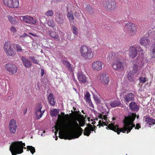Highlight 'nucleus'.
Masks as SVG:
<instances>
[{"mask_svg":"<svg viewBox=\"0 0 155 155\" xmlns=\"http://www.w3.org/2000/svg\"><path fill=\"white\" fill-rule=\"evenodd\" d=\"M22 61L24 64L25 67H28L30 66L31 65V62L24 58H22Z\"/></svg>","mask_w":155,"mask_h":155,"instance_id":"obj_20","label":"nucleus"},{"mask_svg":"<svg viewBox=\"0 0 155 155\" xmlns=\"http://www.w3.org/2000/svg\"><path fill=\"white\" fill-rule=\"evenodd\" d=\"M42 107L41 104L35 107V117L36 119H40L42 116L43 113L41 111Z\"/></svg>","mask_w":155,"mask_h":155,"instance_id":"obj_8","label":"nucleus"},{"mask_svg":"<svg viewBox=\"0 0 155 155\" xmlns=\"http://www.w3.org/2000/svg\"><path fill=\"white\" fill-rule=\"evenodd\" d=\"M104 7L107 10L112 11L117 8L116 3L114 0H107L103 3Z\"/></svg>","mask_w":155,"mask_h":155,"instance_id":"obj_5","label":"nucleus"},{"mask_svg":"<svg viewBox=\"0 0 155 155\" xmlns=\"http://www.w3.org/2000/svg\"><path fill=\"white\" fill-rule=\"evenodd\" d=\"M140 127L139 125L138 124H137L136 125V127H135V129H139Z\"/></svg>","mask_w":155,"mask_h":155,"instance_id":"obj_31","label":"nucleus"},{"mask_svg":"<svg viewBox=\"0 0 155 155\" xmlns=\"http://www.w3.org/2000/svg\"><path fill=\"white\" fill-rule=\"evenodd\" d=\"M59 110L55 109L52 110L50 112L51 116H55L57 115L59 113Z\"/></svg>","mask_w":155,"mask_h":155,"instance_id":"obj_22","label":"nucleus"},{"mask_svg":"<svg viewBox=\"0 0 155 155\" xmlns=\"http://www.w3.org/2000/svg\"><path fill=\"white\" fill-rule=\"evenodd\" d=\"M80 51L81 55L85 58L91 59L94 56L91 49L86 46H82Z\"/></svg>","mask_w":155,"mask_h":155,"instance_id":"obj_4","label":"nucleus"},{"mask_svg":"<svg viewBox=\"0 0 155 155\" xmlns=\"http://www.w3.org/2000/svg\"><path fill=\"white\" fill-rule=\"evenodd\" d=\"M141 44H143V43H142V42H141Z\"/></svg>","mask_w":155,"mask_h":155,"instance_id":"obj_43","label":"nucleus"},{"mask_svg":"<svg viewBox=\"0 0 155 155\" xmlns=\"http://www.w3.org/2000/svg\"><path fill=\"white\" fill-rule=\"evenodd\" d=\"M11 31L13 32H15L16 31V28L14 27H12L10 28Z\"/></svg>","mask_w":155,"mask_h":155,"instance_id":"obj_30","label":"nucleus"},{"mask_svg":"<svg viewBox=\"0 0 155 155\" xmlns=\"http://www.w3.org/2000/svg\"><path fill=\"white\" fill-rule=\"evenodd\" d=\"M22 19L24 21L29 24H34L36 23V20L30 16H24L23 17Z\"/></svg>","mask_w":155,"mask_h":155,"instance_id":"obj_9","label":"nucleus"},{"mask_svg":"<svg viewBox=\"0 0 155 155\" xmlns=\"http://www.w3.org/2000/svg\"><path fill=\"white\" fill-rule=\"evenodd\" d=\"M6 69L11 74H13L16 72L17 69L15 66L11 64H8L6 65Z\"/></svg>","mask_w":155,"mask_h":155,"instance_id":"obj_11","label":"nucleus"},{"mask_svg":"<svg viewBox=\"0 0 155 155\" xmlns=\"http://www.w3.org/2000/svg\"><path fill=\"white\" fill-rule=\"evenodd\" d=\"M140 81L142 83H144L145 82L146 80L145 78L142 77L140 79Z\"/></svg>","mask_w":155,"mask_h":155,"instance_id":"obj_29","label":"nucleus"},{"mask_svg":"<svg viewBox=\"0 0 155 155\" xmlns=\"http://www.w3.org/2000/svg\"><path fill=\"white\" fill-rule=\"evenodd\" d=\"M30 34H31V35H32L34 36H36V35H35V34H32L31 33H29Z\"/></svg>","mask_w":155,"mask_h":155,"instance_id":"obj_38","label":"nucleus"},{"mask_svg":"<svg viewBox=\"0 0 155 155\" xmlns=\"http://www.w3.org/2000/svg\"><path fill=\"white\" fill-rule=\"evenodd\" d=\"M101 120L99 121V124L100 125L103 126L104 125H107L108 123V120L107 117L104 116H102L101 117Z\"/></svg>","mask_w":155,"mask_h":155,"instance_id":"obj_12","label":"nucleus"},{"mask_svg":"<svg viewBox=\"0 0 155 155\" xmlns=\"http://www.w3.org/2000/svg\"><path fill=\"white\" fill-rule=\"evenodd\" d=\"M136 116V115L135 114L131 113L127 117H126L124 120V127L120 130H118L117 125H114L112 124H110L107 127L110 129L117 132L118 134H119L121 132L128 133L135 126V125L133 124V122Z\"/></svg>","mask_w":155,"mask_h":155,"instance_id":"obj_2","label":"nucleus"},{"mask_svg":"<svg viewBox=\"0 0 155 155\" xmlns=\"http://www.w3.org/2000/svg\"><path fill=\"white\" fill-rule=\"evenodd\" d=\"M134 98V96L132 94H129L127 95L124 98L125 101L127 103L133 100Z\"/></svg>","mask_w":155,"mask_h":155,"instance_id":"obj_15","label":"nucleus"},{"mask_svg":"<svg viewBox=\"0 0 155 155\" xmlns=\"http://www.w3.org/2000/svg\"><path fill=\"white\" fill-rule=\"evenodd\" d=\"M91 130L89 128H87L85 129L84 134L87 136H89L90 134Z\"/></svg>","mask_w":155,"mask_h":155,"instance_id":"obj_26","label":"nucleus"},{"mask_svg":"<svg viewBox=\"0 0 155 155\" xmlns=\"http://www.w3.org/2000/svg\"><path fill=\"white\" fill-rule=\"evenodd\" d=\"M117 66V64H114L113 65V68H114L115 69H117V68H116Z\"/></svg>","mask_w":155,"mask_h":155,"instance_id":"obj_32","label":"nucleus"},{"mask_svg":"<svg viewBox=\"0 0 155 155\" xmlns=\"http://www.w3.org/2000/svg\"><path fill=\"white\" fill-rule=\"evenodd\" d=\"M101 83L104 85H107L108 84L109 80L108 77L106 75L102 76L100 78Z\"/></svg>","mask_w":155,"mask_h":155,"instance_id":"obj_13","label":"nucleus"},{"mask_svg":"<svg viewBox=\"0 0 155 155\" xmlns=\"http://www.w3.org/2000/svg\"><path fill=\"white\" fill-rule=\"evenodd\" d=\"M48 99L49 103L51 105L53 106L55 105V102L53 95L52 94H49L48 96Z\"/></svg>","mask_w":155,"mask_h":155,"instance_id":"obj_17","label":"nucleus"},{"mask_svg":"<svg viewBox=\"0 0 155 155\" xmlns=\"http://www.w3.org/2000/svg\"><path fill=\"white\" fill-rule=\"evenodd\" d=\"M8 18L9 21L12 24L14 25L17 23V21L15 20V18L11 16H8Z\"/></svg>","mask_w":155,"mask_h":155,"instance_id":"obj_23","label":"nucleus"},{"mask_svg":"<svg viewBox=\"0 0 155 155\" xmlns=\"http://www.w3.org/2000/svg\"><path fill=\"white\" fill-rule=\"evenodd\" d=\"M141 44H143V43H142V42H141Z\"/></svg>","mask_w":155,"mask_h":155,"instance_id":"obj_42","label":"nucleus"},{"mask_svg":"<svg viewBox=\"0 0 155 155\" xmlns=\"http://www.w3.org/2000/svg\"><path fill=\"white\" fill-rule=\"evenodd\" d=\"M27 149L28 150H30L32 154H33L35 152V148L32 146H28Z\"/></svg>","mask_w":155,"mask_h":155,"instance_id":"obj_25","label":"nucleus"},{"mask_svg":"<svg viewBox=\"0 0 155 155\" xmlns=\"http://www.w3.org/2000/svg\"><path fill=\"white\" fill-rule=\"evenodd\" d=\"M153 54L155 56V47L153 49Z\"/></svg>","mask_w":155,"mask_h":155,"instance_id":"obj_34","label":"nucleus"},{"mask_svg":"<svg viewBox=\"0 0 155 155\" xmlns=\"http://www.w3.org/2000/svg\"><path fill=\"white\" fill-rule=\"evenodd\" d=\"M53 14V12L51 10H49L46 13V15L48 16H51Z\"/></svg>","mask_w":155,"mask_h":155,"instance_id":"obj_28","label":"nucleus"},{"mask_svg":"<svg viewBox=\"0 0 155 155\" xmlns=\"http://www.w3.org/2000/svg\"><path fill=\"white\" fill-rule=\"evenodd\" d=\"M73 33L75 35H77V33L76 31V30L75 29H73Z\"/></svg>","mask_w":155,"mask_h":155,"instance_id":"obj_33","label":"nucleus"},{"mask_svg":"<svg viewBox=\"0 0 155 155\" xmlns=\"http://www.w3.org/2000/svg\"><path fill=\"white\" fill-rule=\"evenodd\" d=\"M85 100L89 103H91L90 99V95L88 92L86 93L84 97Z\"/></svg>","mask_w":155,"mask_h":155,"instance_id":"obj_21","label":"nucleus"},{"mask_svg":"<svg viewBox=\"0 0 155 155\" xmlns=\"http://www.w3.org/2000/svg\"><path fill=\"white\" fill-rule=\"evenodd\" d=\"M25 144L21 141H17L13 143L11 145L10 150L12 155H16L23 152V148Z\"/></svg>","mask_w":155,"mask_h":155,"instance_id":"obj_3","label":"nucleus"},{"mask_svg":"<svg viewBox=\"0 0 155 155\" xmlns=\"http://www.w3.org/2000/svg\"><path fill=\"white\" fill-rule=\"evenodd\" d=\"M131 25L132 26V27L134 28L135 29V27L134 26V25H131V24H130V26Z\"/></svg>","mask_w":155,"mask_h":155,"instance_id":"obj_37","label":"nucleus"},{"mask_svg":"<svg viewBox=\"0 0 155 155\" xmlns=\"http://www.w3.org/2000/svg\"><path fill=\"white\" fill-rule=\"evenodd\" d=\"M78 122L76 119L71 118L68 114L61 113L58 115L55 127L56 131L54 133L56 134L58 130H63L66 133L63 137H61L60 133V137L68 140L77 138L81 135L82 131Z\"/></svg>","mask_w":155,"mask_h":155,"instance_id":"obj_1","label":"nucleus"},{"mask_svg":"<svg viewBox=\"0 0 155 155\" xmlns=\"http://www.w3.org/2000/svg\"><path fill=\"white\" fill-rule=\"evenodd\" d=\"M17 125L16 120L14 119L11 120L8 124V128L10 133L11 134H14L15 133Z\"/></svg>","mask_w":155,"mask_h":155,"instance_id":"obj_6","label":"nucleus"},{"mask_svg":"<svg viewBox=\"0 0 155 155\" xmlns=\"http://www.w3.org/2000/svg\"><path fill=\"white\" fill-rule=\"evenodd\" d=\"M57 137H56V138H55V140H57Z\"/></svg>","mask_w":155,"mask_h":155,"instance_id":"obj_40","label":"nucleus"},{"mask_svg":"<svg viewBox=\"0 0 155 155\" xmlns=\"http://www.w3.org/2000/svg\"><path fill=\"white\" fill-rule=\"evenodd\" d=\"M120 103L119 101H114L111 102L110 104V105L112 107H115L120 105Z\"/></svg>","mask_w":155,"mask_h":155,"instance_id":"obj_24","label":"nucleus"},{"mask_svg":"<svg viewBox=\"0 0 155 155\" xmlns=\"http://www.w3.org/2000/svg\"><path fill=\"white\" fill-rule=\"evenodd\" d=\"M12 47H13L12 45H10L8 43H6L4 46V48L6 52L8 53L9 51L13 50V48Z\"/></svg>","mask_w":155,"mask_h":155,"instance_id":"obj_16","label":"nucleus"},{"mask_svg":"<svg viewBox=\"0 0 155 155\" xmlns=\"http://www.w3.org/2000/svg\"><path fill=\"white\" fill-rule=\"evenodd\" d=\"M103 63L100 61H96L93 62L92 64V68L95 71H99L102 69Z\"/></svg>","mask_w":155,"mask_h":155,"instance_id":"obj_10","label":"nucleus"},{"mask_svg":"<svg viewBox=\"0 0 155 155\" xmlns=\"http://www.w3.org/2000/svg\"><path fill=\"white\" fill-rule=\"evenodd\" d=\"M41 73L42 76L43 75L44 73V71L43 69H41Z\"/></svg>","mask_w":155,"mask_h":155,"instance_id":"obj_35","label":"nucleus"},{"mask_svg":"<svg viewBox=\"0 0 155 155\" xmlns=\"http://www.w3.org/2000/svg\"><path fill=\"white\" fill-rule=\"evenodd\" d=\"M94 99L96 101H99V99L96 97H94Z\"/></svg>","mask_w":155,"mask_h":155,"instance_id":"obj_36","label":"nucleus"},{"mask_svg":"<svg viewBox=\"0 0 155 155\" xmlns=\"http://www.w3.org/2000/svg\"><path fill=\"white\" fill-rule=\"evenodd\" d=\"M4 4L9 7L17 8L19 5L18 0H4Z\"/></svg>","mask_w":155,"mask_h":155,"instance_id":"obj_7","label":"nucleus"},{"mask_svg":"<svg viewBox=\"0 0 155 155\" xmlns=\"http://www.w3.org/2000/svg\"><path fill=\"white\" fill-rule=\"evenodd\" d=\"M141 44H143V43H142V42H141Z\"/></svg>","mask_w":155,"mask_h":155,"instance_id":"obj_41","label":"nucleus"},{"mask_svg":"<svg viewBox=\"0 0 155 155\" xmlns=\"http://www.w3.org/2000/svg\"><path fill=\"white\" fill-rule=\"evenodd\" d=\"M138 116L137 115V118H138Z\"/></svg>","mask_w":155,"mask_h":155,"instance_id":"obj_39","label":"nucleus"},{"mask_svg":"<svg viewBox=\"0 0 155 155\" xmlns=\"http://www.w3.org/2000/svg\"><path fill=\"white\" fill-rule=\"evenodd\" d=\"M68 17L69 20H73L74 19L73 14L72 13H68Z\"/></svg>","mask_w":155,"mask_h":155,"instance_id":"obj_27","label":"nucleus"},{"mask_svg":"<svg viewBox=\"0 0 155 155\" xmlns=\"http://www.w3.org/2000/svg\"><path fill=\"white\" fill-rule=\"evenodd\" d=\"M78 79L81 83H85L87 81V78L83 74H80L78 75Z\"/></svg>","mask_w":155,"mask_h":155,"instance_id":"obj_14","label":"nucleus"},{"mask_svg":"<svg viewBox=\"0 0 155 155\" xmlns=\"http://www.w3.org/2000/svg\"><path fill=\"white\" fill-rule=\"evenodd\" d=\"M144 40L143 39H141V40Z\"/></svg>","mask_w":155,"mask_h":155,"instance_id":"obj_44","label":"nucleus"},{"mask_svg":"<svg viewBox=\"0 0 155 155\" xmlns=\"http://www.w3.org/2000/svg\"><path fill=\"white\" fill-rule=\"evenodd\" d=\"M130 107L131 110H138L139 109L137 104L134 102H131L130 103Z\"/></svg>","mask_w":155,"mask_h":155,"instance_id":"obj_18","label":"nucleus"},{"mask_svg":"<svg viewBox=\"0 0 155 155\" xmlns=\"http://www.w3.org/2000/svg\"><path fill=\"white\" fill-rule=\"evenodd\" d=\"M145 121L149 125H153L155 123V120L147 117L145 119Z\"/></svg>","mask_w":155,"mask_h":155,"instance_id":"obj_19","label":"nucleus"}]
</instances>
